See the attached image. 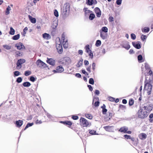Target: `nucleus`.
I'll return each instance as SVG.
<instances>
[{"instance_id":"obj_1","label":"nucleus","mask_w":153,"mask_h":153,"mask_svg":"<svg viewBox=\"0 0 153 153\" xmlns=\"http://www.w3.org/2000/svg\"><path fill=\"white\" fill-rule=\"evenodd\" d=\"M152 108V105L151 104L144 105L143 107L140 108L138 111L137 114L138 117L141 119L146 118Z\"/></svg>"},{"instance_id":"obj_2","label":"nucleus","mask_w":153,"mask_h":153,"mask_svg":"<svg viewBox=\"0 0 153 153\" xmlns=\"http://www.w3.org/2000/svg\"><path fill=\"white\" fill-rule=\"evenodd\" d=\"M69 6L66 4H65L64 6L62 15L64 17H67L69 14Z\"/></svg>"},{"instance_id":"obj_3","label":"nucleus","mask_w":153,"mask_h":153,"mask_svg":"<svg viewBox=\"0 0 153 153\" xmlns=\"http://www.w3.org/2000/svg\"><path fill=\"white\" fill-rule=\"evenodd\" d=\"M61 42L64 48H66L68 47V40L65 38V35L64 34H62V35Z\"/></svg>"},{"instance_id":"obj_4","label":"nucleus","mask_w":153,"mask_h":153,"mask_svg":"<svg viewBox=\"0 0 153 153\" xmlns=\"http://www.w3.org/2000/svg\"><path fill=\"white\" fill-rule=\"evenodd\" d=\"M80 124L81 126L85 127L88 126L89 125V123L85 118L81 117L80 119Z\"/></svg>"},{"instance_id":"obj_5","label":"nucleus","mask_w":153,"mask_h":153,"mask_svg":"<svg viewBox=\"0 0 153 153\" xmlns=\"http://www.w3.org/2000/svg\"><path fill=\"white\" fill-rule=\"evenodd\" d=\"M152 87V85L149 83H146L145 85V88L147 91L148 94H150L151 93Z\"/></svg>"},{"instance_id":"obj_6","label":"nucleus","mask_w":153,"mask_h":153,"mask_svg":"<svg viewBox=\"0 0 153 153\" xmlns=\"http://www.w3.org/2000/svg\"><path fill=\"white\" fill-rule=\"evenodd\" d=\"M71 63V60L69 57L64 58L62 60V63L66 65H68Z\"/></svg>"},{"instance_id":"obj_7","label":"nucleus","mask_w":153,"mask_h":153,"mask_svg":"<svg viewBox=\"0 0 153 153\" xmlns=\"http://www.w3.org/2000/svg\"><path fill=\"white\" fill-rule=\"evenodd\" d=\"M36 65L39 67H43L44 68L46 67V64L40 59H38L36 62Z\"/></svg>"},{"instance_id":"obj_8","label":"nucleus","mask_w":153,"mask_h":153,"mask_svg":"<svg viewBox=\"0 0 153 153\" xmlns=\"http://www.w3.org/2000/svg\"><path fill=\"white\" fill-rule=\"evenodd\" d=\"M64 70V68L61 65L57 67L56 68V70H53V71L54 73H62Z\"/></svg>"},{"instance_id":"obj_9","label":"nucleus","mask_w":153,"mask_h":153,"mask_svg":"<svg viewBox=\"0 0 153 153\" xmlns=\"http://www.w3.org/2000/svg\"><path fill=\"white\" fill-rule=\"evenodd\" d=\"M56 47L58 52L60 54L62 52V48L61 42H60V44H58L56 42Z\"/></svg>"},{"instance_id":"obj_10","label":"nucleus","mask_w":153,"mask_h":153,"mask_svg":"<svg viewBox=\"0 0 153 153\" xmlns=\"http://www.w3.org/2000/svg\"><path fill=\"white\" fill-rule=\"evenodd\" d=\"M25 60L24 59H20L18 60L17 63V68H20L21 67V65L25 62Z\"/></svg>"},{"instance_id":"obj_11","label":"nucleus","mask_w":153,"mask_h":153,"mask_svg":"<svg viewBox=\"0 0 153 153\" xmlns=\"http://www.w3.org/2000/svg\"><path fill=\"white\" fill-rule=\"evenodd\" d=\"M132 44L134 47L137 49H139L141 48V43L140 42H133Z\"/></svg>"},{"instance_id":"obj_12","label":"nucleus","mask_w":153,"mask_h":153,"mask_svg":"<svg viewBox=\"0 0 153 153\" xmlns=\"http://www.w3.org/2000/svg\"><path fill=\"white\" fill-rule=\"evenodd\" d=\"M16 46L17 47V49L21 50L23 49H25V47L23 44L19 42L16 44Z\"/></svg>"},{"instance_id":"obj_13","label":"nucleus","mask_w":153,"mask_h":153,"mask_svg":"<svg viewBox=\"0 0 153 153\" xmlns=\"http://www.w3.org/2000/svg\"><path fill=\"white\" fill-rule=\"evenodd\" d=\"M104 128L107 131L109 132H113L114 131V128L113 126H105L104 127Z\"/></svg>"},{"instance_id":"obj_14","label":"nucleus","mask_w":153,"mask_h":153,"mask_svg":"<svg viewBox=\"0 0 153 153\" xmlns=\"http://www.w3.org/2000/svg\"><path fill=\"white\" fill-rule=\"evenodd\" d=\"M95 12L97 16L99 17L101 15V12L100 9L98 7H96L94 9Z\"/></svg>"},{"instance_id":"obj_15","label":"nucleus","mask_w":153,"mask_h":153,"mask_svg":"<svg viewBox=\"0 0 153 153\" xmlns=\"http://www.w3.org/2000/svg\"><path fill=\"white\" fill-rule=\"evenodd\" d=\"M47 62L50 65H54L55 64V61L52 59H47Z\"/></svg>"},{"instance_id":"obj_16","label":"nucleus","mask_w":153,"mask_h":153,"mask_svg":"<svg viewBox=\"0 0 153 153\" xmlns=\"http://www.w3.org/2000/svg\"><path fill=\"white\" fill-rule=\"evenodd\" d=\"M128 128L126 126H123L121 127L119 130V131L121 132L126 133V131L128 130Z\"/></svg>"},{"instance_id":"obj_17","label":"nucleus","mask_w":153,"mask_h":153,"mask_svg":"<svg viewBox=\"0 0 153 153\" xmlns=\"http://www.w3.org/2000/svg\"><path fill=\"white\" fill-rule=\"evenodd\" d=\"M16 126L18 127H20L23 124V121L19 120L18 121H16Z\"/></svg>"},{"instance_id":"obj_18","label":"nucleus","mask_w":153,"mask_h":153,"mask_svg":"<svg viewBox=\"0 0 153 153\" xmlns=\"http://www.w3.org/2000/svg\"><path fill=\"white\" fill-rule=\"evenodd\" d=\"M123 47L127 50H128L130 48V46L128 42H125L123 45Z\"/></svg>"},{"instance_id":"obj_19","label":"nucleus","mask_w":153,"mask_h":153,"mask_svg":"<svg viewBox=\"0 0 153 153\" xmlns=\"http://www.w3.org/2000/svg\"><path fill=\"white\" fill-rule=\"evenodd\" d=\"M100 36L101 38L103 40L107 38V34L106 33L100 32Z\"/></svg>"},{"instance_id":"obj_20","label":"nucleus","mask_w":153,"mask_h":153,"mask_svg":"<svg viewBox=\"0 0 153 153\" xmlns=\"http://www.w3.org/2000/svg\"><path fill=\"white\" fill-rule=\"evenodd\" d=\"M108 28L106 27H103L100 30V32L106 33L108 32Z\"/></svg>"},{"instance_id":"obj_21","label":"nucleus","mask_w":153,"mask_h":153,"mask_svg":"<svg viewBox=\"0 0 153 153\" xmlns=\"http://www.w3.org/2000/svg\"><path fill=\"white\" fill-rule=\"evenodd\" d=\"M43 37L47 40L50 39L51 38L50 36L48 33H45L42 34Z\"/></svg>"},{"instance_id":"obj_22","label":"nucleus","mask_w":153,"mask_h":153,"mask_svg":"<svg viewBox=\"0 0 153 153\" xmlns=\"http://www.w3.org/2000/svg\"><path fill=\"white\" fill-rule=\"evenodd\" d=\"M140 138L142 140L145 139L147 137V135L145 133H142L140 134L139 136Z\"/></svg>"},{"instance_id":"obj_23","label":"nucleus","mask_w":153,"mask_h":153,"mask_svg":"<svg viewBox=\"0 0 153 153\" xmlns=\"http://www.w3.org/2000/svg\"><path fill=\"white\" fill-rule=\"evenodd\" d=\"M28 17L32 23H36V19L35 18H33L32 16L30 15L28 16Z\"/></svg>"},{"instance_id":"obj_24","label":"nucleus","mask_w":153,"mask_h":153,"mask_svg":"<svg viewBox=\"0 0 153 153\" xmlns=\"http://www.w3.org/2000/svg\"><path fill=\"white\" fill-rule=\"evenodd\" d=\"M83 59H81L79 60L77 64L76 65V66L77 67H79L81 66L82 64L83 63Z\"/></svg>"},{"instance_id":"obj_25","label":"nucleus","mask_w":153,"mask_h":153,"mask_svg":"<svg viewBox=\"0 0 153 153\" xmlns=\"http://www.w3.org/2000/svg\"><path fill=\"white\" fill-rule=\"evenodd\" d=\"M89 47V45H86L85 47L86 51L88 53H89L90 51H92L90 49Z\"/></svg>"},{"instance_id":"obj_26","label":"nucleus","mask_w":153,"mask_h":153,"mask_svg":"<svg viewBox=\"0 0 153 153\" xmlns=\"http://www.w3.org/2000/svg\"><path fill=\"white\" fill-rule=\"evenodd\" d=\"M20 37V35L19 34H18L17 35H16L13 36L12 39H13L14 40H17L19 39Z\"/></svg>"},{"instance_id":"obj_27","label":"nucleus","mask_w":153,"mask_h":153,"mask_svg":"<svg viewBox=\"0 0 153 153\" xmlns=\"http://www.w3.org/2000/svg\"><path fill=\"white\" fill-rule=\"evenodd\" d=\"M23 85L24 87H28L31 84L29 82H24Z\"/></svg>"},{"instance_id":"obj_28","label":"nucleus","mask_w":153,"mask_h":153,"mask_svg":"<svg viewBox=\"0 0 153 153\" xmlns=\"http://www.w3.org/2000/svg\"><path fill=\"white\" fill-rule=\"evenodd\" d=\"M101 44V42L100 40H98L96 41L95 44V45L97 47H99L100 46Z\"/></svg>"},{"instance_id":"obj_29","label":"nucleus","mask_w":153,"mask_h":153,"mask_svg":"<svg viewBox=\"0 0 153 153\" xmlns=\"http://www.w3.org/2000/svg\"><path fill=\"white\" fill-rule=\"evenodd\" d=\"M143 32L148 33L149 30V28L147 27H145L144 28L142 29Z\"/></svg>"},{"instance_id":"obj_30","label":"nucleus","mask_w":153,"mask_h":153,"mask_svg":"<svg viewBox=\"0 0 153 153\" xmlns=\"http://www.w3.org/2000/svg\"><path fill=\"white\" fill-rule=\"evenodd\" d=\"M61 123H63L64 124L68 125L69 126H71L72 124V123L70 121H62L61 122Z\"/></svg>"},{"instance_id":"obj_31","label":"nucleus","mask_w":153,"mask_h":153,"mask_svg":"<svg viewBox=\"0 0 153 153\" xmlns=\"http://www.w3.org/2000/svg\"><path fill=\"white\" fill-rule=\"evenodd\" d=\"M95 15L93 13H91L90 14L89 16V19L90 20H92L95 18Z\"/></svg>"},{"instance_id":"obj_32","label":"nucleus","mask_w":153,"mask_h":153,"mask_svg":"<svg viewBox=\"0 0 153 153\" xmlns=\"http://www.w3.org/2000/svg\"><path fill=\"white\" fill-rule=\"evenodd\" d=\"M137 58L138 61L139 62H142V60L143 57L141 55H138V56Z\"/></svg>"},{"instance_id":"obj_33","label":"nucleus","mask_w":153,"mask_h":153,"mask_svg":"<svg viewBox=\"0 0 153 153\" xmlns=\"http://www.w3.org/2000/svg\"><path fill=\"white\" fill-rule=\"evenodd\" d=\"M85 116L86 117L90 119H91L93 117L92 116L91 114H86Z\"/></svg>"},{"instance_id":"obj_34","label":"nucleus","mask_w":153,"mask_h":153,"mask_svg":"<svg viewBox=\"0 0 153 153\" xmlns=\"http://www.w3.org/2000/svg\"><path fill=\"white\" fill-rule=\"evenodd\" d=\"M31 74V72L30 71H26L25 72V76H27L30 75Z\"/></svg>"},{"instance_id":"obj_35","label":"nucleus","mask_w":153,"mask_h":153,"mask_svg":"<svg viewBox=\"0 0 153 153\" xmlns=\"http://www.w3.org/2000/svg\"><path fill=\"white\" fill-rule=\"evenodd\" d=\"M53 24V28H56L58 25L57 20H56L54 21Z\"/></svg>"},{"instance_id":"obj_36","label":"nucleus","mask_w":153,"mask_h":153,"mask_svg":"<svg viewBox=\"0 0 153 153\" xmlns=\"http://www.w3.org/2000/svg\"><path fill=\"white\" fill-rule=\"evenodd\" d=\"M15 30L12 28L10 27V34L13 35L15 34Z\"/></svg>"},{"instance_id":"obj_37","label":"nucleus","mask_w":153,"mask_h":153,"mask_svg":"<svg viewBox=\"0 0 153 153\" xmlns=\"http://www.w3.org/2000/svg\"><path fill=\"white\" fill-rule=\"evenodd\" d=\"M33 123H27V125H26V126L24 129V130H26L27 128L29 127L32 126L33 125Z\"/></svg>"},{"instance_id":"obj_38","label":"nucleus","mask_w":153,"mask_h":153,"mask_svg":"<svg viewBox=\"0 0 153 153\" xmlns=\"http://www.w3.org/2000/svg\"><path fill=\"white\" fill-rule=\"evenodd\" d=\"M87 3L88 5H92L94 4V0H88Z\"/></svg>"},{"instance_id":"obj_39","label":"nucleus","mask_w":153,"mask_h":153,"mask_svg":"<svg viewBox=\"0 0 153 153\" xmlns=\"http://www.w3.org/2000/svg\"><path fill=\"white\" fill-rule=\"evenodd\" d=\"M10 6H8L7 7V8L5 12V14L6 15H8L10 13Z\"/></svg>"},{"instance_id":"obj_40","label":"nucleus","mask_w":153,"mask_h":153,"mask_svg":"<svg viewBox=\"0 0 153 153\" xmlns=\"http://www.w3.org/2000/svg\"><path fill=\"white\" fill-rule=\"evenodd\" d=\"M134 101L132 99H131L129 100V104L130 106L134 104Z\"/></svg>"},{"instance_id":"obj_41","label":"nucleus","mask_w":153,"mask_h":153,"mask_svg":"<svg viewBox=\"0 0 153 153\" xmlns=\"http://www.w3.org/2000/svg\"><path fill=\"white\" fill-rule=\"evenodd\" d=\"M89 83L93 85L94 83V80L92 78H90L89 80Z\"/></svg>"},{"instance_id":"obj_42","label":"nucleus","mask_w":153,"mask_h":153,"mask_svg":"<svg viewBox=\"0 0 153 153\" xmlns=\"http://www.w3.org/2000/svg\"><path fill=\"white\" fill-rule=\"evenodd\" d=\"M3 47L5 49L7 50H9L10 49V46L9 45H4L3 46Z\"/></svg>"},{"instance_id":"obj_43","label":"nucleus","mask_w":153,"mask_h":153,"mask_svg":"<svg viewBox=\"0 0 153 153\" xmlns=\"http://www.w3.org/2000/svg\"><path fill=\"white\" fill-rule=\"evenodd\" d=\"M89 133L92 135L93 134H96L95 133H96V131L94 130H89Z\"/></svg>"},{"instance_id":"obj_44","label":"nucleus","mask_w":153,"mask_h":153,"mask_svg":"<svg viewBox=\"0 0 153 153\" xmlns=\"http://www.w3.org/2000/svg\"><path fill=\"white\" fill-rule=\"evenodd\" d=\"M22 79L21 77H19L17 78L16 82L18 83H20L22 82Z\"/></svg>"},{"instance_id":"obj_45","label":"nucleus","mask_w":153,"mask_h":153,"mask_svg":"<svg viewBox=\"0 0 153 153\" xmlns=\"http://www.w3.org/2000/svg\"><path fill=\"white\" fill-rule=\"evenodd\" d=\"M28 30L27 28V27H26L23 30V35L24 36H25V34L26 33V32Z\"/></svg>"},{"instance_id":"obj_46","label":"nucleus","mask_w":153,"mask_h":153,"mask_svg":"<svg viewBox=\"0 0 153 153\" xmlns=\"http://www.w3.org/2000/svg\"><path fill=\"white\" fill-rule=\"evenodd\" d=\"M54 15L56 17H57L58 16H59L57 10H54Z\"/></svg>"},{"instance_id":"obj_47","label":"nucleus","mask_w":153,"mask_h":153,"mask_svg":"<svg viewBox=\"0 0 153 153\" xmlns=\"http://www.w3.org/2000/svg\"><path fill=\"white\" fill-rule=\"evenodd\" d=\"M141 38L142 41H144L146 39V36L143 34L142 35H141Z\"/></svg>"},{"instance_id":"obj_48","label":"nucleus","mask_w":153,"mask_h":153,"mask_svg":"<svg viewBox=\"0 0 153 153\" xmlns=\"http://www.w3.org/2000/svg\"><path fill=\"white\" fill-rule=\"evenodd\" d=\"M20 74V72L19 71H16L14 72V75L15 76H18Z\"/></svg>"},{"instance_id":"obj_49","label":"nucleus","mask_w":153,"mask_h":153,"mask_svg":"<svg viewBox=\"0 0 153 153\" xmlns=\"http://www.w3.org/2000/svg\"><path fill=\"white\" fill-rule=\"evenodd\" d=\"M122 0H117L116 4L118 5H120L122 3Z\"/></svg>"},{"instance_id":"obj_50","label":"nucleus","mask_w":153,"mask_h":153,"mask_svg":"<svg viewBox=\"0 0 153 153\" xmlns=\"http://www.w3.org/2000/svg\"><path fill=\"white\" fill-rule=\"evenodd\" d=\"M124 137L125 138L127 139H130L131 138V137L130 135H128L127 134H125L124 135Z\"/></svg>"},{"instance_id":"obj_51","label":"nucleus","mask_w":153,"mask_h":153,"mask_svg":"<svg viewBox=\"0 0 153 153\" xmlns=\"http://www.w3.org/2000/svg\"><path fill=\"white\" fill-rule=\"evenodd\" d=\"M108 100L110 101L113 102L115 101V99L113 97H108Z\"/></svg>"},{"instance_id":"obj_52","label":"nucleus","mask_w":153,"mask_h":153,"mask_svg":"<svg viewBox=\"0 0 153 153\" xmlns=\"http://www.w3.org/2000/svg\"><path fill=\"white\" fill-rule=\"evenodd\" d=\"M131 38L133 40H134L136 38L135 35L133 33H132L131 34Z\"/></svg>"},{"instance_id":"obj_53","label":"nucleus","mask_w":153,"mask_h":153,"mask_svg":"<svg viewBox=\"0 0 153 153\" xmlns=\"http://www.w3.org/2000/svg\"><path fill=\"white\" fill-rule=\"evenodd\" d=\"M72 118L74 120H77L78 119L79 117L77 116L73 115Z\"/></svg>"},{"instance_id":"obj_54","label":"nucleus","mask_w":153,"mask_h":153,"mask_svg":"<svg viewBox=\"0 0 153 153\" xmlns=\"http://www.w3.org/2000/svg\"><path fill=\"white\" fill-rule=\"evenodd\" d=\"M88 53L89 54V55L90 56V58L91 59H92L93 57V55L92 52L90 51V52Z\"/></svg>"},{"instance_id":"obj_55","label":"nucleus","mask_w":153,"mask_h":153,"mask_svg":"<svg viewBox=\"0 0 153 153\" xmlns=\"http://www.w3.org/2000/svg\"><path fill=\"white\" fill-rule=\"evenodd\" d=\"M30 80L32 82H34L35 80V78L33 76H31L30 78Z\"/></svg>"},{"instance_id":"obj_56","label":"nucleus","mask_w":153,"mask_h":153,"mask_svg":"<svg viewBox=\"0 0 153 153\" xmlns=\"http://www.w3.org/2000/svg\"><path fill=\"white\" fill-rule=\"evenodd\" d=\"M100 102L99 101H97L94 104V105L97 107H98L99 106V105Z\"/></svg>"},{"instance_id":"obj_57","label":"nucleus","mask_w":153,"mask_h":153,"mask_svg":"<svg viewBox=\"0 0 153 153\" xmlns=\"http://www.w3.org/2000/svg\"><path fill=\"white\" fill-rule=\"evenodd\" d=\"M96 64L95 63L93 62L92 64V67L93 70L94 71L95 69Z\"/></svg>"},{"instance_id":"obj_58","label":"nucleus","mask_w":153,"mask_h":153,"mask_svg":"<svg viewBox=\"0 0 153 153\" xmlns=\"http://www.w3.org/2000/svg\"><path fill=\"white\" fill-rule=\"evenodd\" d=\"M109 21L112 22L114 21V18L113 17H110L109 18Z\"/></svg>"},{"instance_id":"obj_59","label":"nucleus","mask_w":153,"mask_h":153,"mask_svg":"<svg viewBox=\"0 0 153 153\" xmlns=\"http://www.w3.org/2000/svg\"><path fill=\"white\" fill-rule=\"evenodd\" d=\"M107 111V110L106 108H103L102 110V113L103 114H105Z\"/></svg>"},{"instance_id":"obj_60","label":"nucleus","mask_w":153,"mask_h":153,"mask_svg":"<svg viewBox=\"0 0 153 153\" xmlns=\"http://www.w3.org/2000/svg\"><path fill=\"white\" fill-rule=\"evenodd\" d=\"M100 91L99 90H96L95 91V94L97 95H99L100 94Z\"/></svg>"},{"instance_id":"obj_61","label":"nucleus","mask_w":153,"mask_h":153,"mask_svg":"<svg viewBox=\"0 0 153 153\" xmlns=\"http://www.w3.org/2000/svg\"><path fill=\"white\" fill-rule=\"evenodd\" d=\"M88 87L89 90L91 91H92V90H93V88H92V87L91 86V85H88Z\"/></svg>"},{"instance_id":"obj_62","label":"nucleus","mask_w":153,"mask_h":153,"mask_svg":"<svg viewBox=\"0 0 153 153\" xmlns=\"http://www.w3.org/2000/svg\"><path fill=\"white\" fill-rule=\"evenodd\" d=\"M84 63L85 65H86L89 64V62L87 60H85L84 61Z\"/></svg>"},{"instance_id":"obj_63","label":"nucleus","mask_w":153,"mask_h":153,"mask_svg":"<svg viewBox=\"0 0 153 153\" xmlns=\"http://www.w3.org/2000/svg\"><path fill=\"white\" fill-rule=\"evenodd\" d=\"M36 124H41L42 123V122L41 120H37L36 121Z\"/></svg>"},{"instance_id":"obj_64","label":"nucleus","mask_w":153,"mask_h":153,"mask_svg":"<svg viewBox=\"0 0 153 153\" xmlns=\"http://www.w3.org/2000/svg\"><path fill=\"white\" fill-rule=\"evenodd\" d=\"M75 76L76 77L78 78H80L81 77V75L79 73H77L76 74Z\"/></svg>"}]
</instances>
